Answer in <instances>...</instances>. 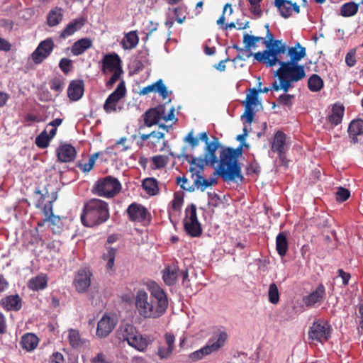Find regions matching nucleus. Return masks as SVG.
Returning a JSON list of instances; mask_svg holds the SVG:
<instances>
[{
    "label": "nucleus",
    "mask_w": 363,
    "mask_h": 363,
    "mask_svg": "<svg viewBox=\"0 0 363 363\" xmlns=\"http://www.w3.org/2000/svg\"><path fill=\"white\" fill-rule=\"evenodd\" d=\"M191 164V172H202L205 166L211 165L208 159L203 155V157H193L189 162Z\"/></svg>",
    "instance_id": "obj_33"
},
{
    "label": "nucleus",
    "mask_w": 363,
    "mask_h": 363,
    "mask_svg": "<svg viewBox=\"0 0 363 363\" xmlns=\"http://www.w3.org/2000/svg\"><path fill=\"white\" fill-rule=\"evenodd\" d=\"M145 191L150 195H155L158 192L157 183L155 179L146 178L142 184Z\"/></svg>",
    "instance_id": "obj_43"
},
{
    "label": "nucleus",
    "mask_w": 363,
    "mask_h": 363,
    "mask_svg": "<svg viewBox=\"0 0 363 363\" xmlns=\"http://www.w3.org/2000/svg\"><path fill=\"white\" fill-rule=\"evenodd\" d=\"M274 5L279 11L281 16L285 18L289 17L293 11L297 13L300 11L298 5L296 3L292 4L288 0H274Z\"/></svg>",
    "instance_id": "obj_21"
},
{
    "label": "nucleus",
    "mask_w": 363,
    "mask_h": 363,
    "mask_svg": "<svg viewBox=\"0 0 363 363\" xmlns=\"http://www.w3.org/2000/svg\"><path fill=\"white\" fill-rule=\"evenodd\" d=\"M247 136V133L237 135L236 140L240 142V145L236 149L224 147L220 152L216 172L225 182H242L244 179L238 159L242 154L243 143Z\"/></svg>",
    "instance_id": "obj_2"
},
{
    "label": "nucleus",
    "mask_w": 363,
    "mask_h": 363,
    "mask_svg": "<svg viewBox=\"0 0 363 363\" xmlns=\"http://www.w3.org/2000/svg\"><path fill=\"white\" fill-rule=\"evenodd\" d=\"M255 111H254L253 108H250V107L245 106V113L241 116V118H242V120L245 121L246 123L250 124L253 121V119L255 117Z\"/></svg>",
    "instance_id": "obj_57"
},
{
    "label": "nucleus",
    "mask_w": 363,
    "mask_h": 363,
    "mask_svg": "<svg viewBox=\"0 0 363 363\" xmlns=\"http://www.w3.org/2000/svg\"><path fill=\"white\" fill-rule=\"evenodd\" d=\"M350 196V192L347 189L339 187L336 192V199L338 201L343 202Z\"/></svg>",
    "instance_id": "obj_58"
},
{
    "label": "nucleus",
    "mask_w": 363,
    "mask_h": 363,
    "mask_svg": "<svg viewBox=\"0 0 363 363\" xmlns=\"http://www.w3.org/2000/svg\"><path fill=\"white\" fill-rule=\"evenodd\" d=\"M142 141H147V146L151 149H157L162 151L166 146L164 134L160 131H152L149 134H141L140 136Z\"/></svg>",
    "instance_id": "obj_11"
},
{
    "label": "nucleus",
    "mask_w": 363,
    "mask_h": 363,
    "mask_svg": "<svg viewBox=\"0 0 363 363\" xmlns=\"http://www.w3.org/2000/svg\"><path fill=\"white\" fill-rule=\"evenodd\" d=\"M280 67L276 71L274 76L278 77L279 82L275 81L273 83V88L275 91L283 90L284 93L288 92L293 83L297 82L306 77V72L303 65L279 61Z\"/></svg>",
    "instance_id": "obj_3"
},
{
    "label": "nucleus",
    "mask_w": 363,
    "mask_h": 363,
    "mask_svg": "<svg viewBox=\"0 0 363 363\" xmlns=\"http://www.w3.org/2000/svg\"><path fill=\"white\" fill-rule=\"evenodd\" d=\"M62 10L60 8H55L51 10L48 15V23L50 26H55L60 23L62 19Z\"/></svg>",
    "instance_id": "obj_40"
},
{
    "label": "nucleus",
    "mask_w": 363,
    "mask_h": 363,
    "mask_svg": "<svg viewBox=\"0 0 363 363\" xmlns=\"http://www.w3.org/2000/svg\"><path fill=\"white\" fill-rule=\"evenodd\" d=\"M179 274V269L178 266L175 264H171L167 266L162 271V279L166 285L172 286L175 284Z\"/></svg>",
    "instance_id": "obj_23"
},
{
    "label": "nucleus",
    "mask_w": 363,
    "mask_h": 363,
    "mask_svg": "<svg viewBox=\"0 0 363 363\" xmlns=\"http://www.w3.org/2000/svg\"><path fill=\"white\" fill-rule=\"evenodd\" d=\"M139 38L135 31H130L127 33L123 40L122 45L125 50H130L134 48L138 43Z\"/></svg>",
    "instance_id": "obj_37"
},
{
    "label": "nucleus",
    "mask_w": 363,
    "mask_h": 363,
    "mask_svg": "<svg viewBox=\"0 0 363 363\" xmlns=\"http://www.w3.org/2000/svg\"><path fill=\"white\" fill-rule=\"evenodd\" d=\"M348 133L353 143L358 141L357 136L363 134V121L353 120L349 125Z\"/></svg>",
    "instance_id": "obj_28"
},
{
    "label": "nucleus",
    "mask_w": 363,
    "mask_h": 363,
    "mask_svg": "<svg viewBox=\"0 0 363 363\" xmlns=\"http://www.w3.org/2000/svg\"><path fill=\"white\" fill-rule=\"evenodd\" d=\"M220 144L216 137H213V140L207 143L204 148V156L208 159L211 166H213L218 162L216 151L220 147Z\"/></svg>",
    "instance_id": "obj_24"
},
{
    "label": "nucleus",
    "mask_w": 363,
    "mask_h": 363,
    "mask_svg": "<svg viewBox=\"0 0 363 363\" xmlns=\"http://www.w3.org/2000/svg\"><path fill=\"white\" fill-rule=\"evenodd\" d=\"M359 4L354 2H347L340 7V15L343 17L354 16L358 11Z\"/></svg>",
    "instance_id": "obj_41"
},
{
    "label": "nucleus",
    "mask_w": 363,
    "mask_h": 363,
    "mask_svg": "<svg viewBox=\"0 0 363 363\" xmlns=\"http://www.w3.org/2000/svg\"><path fill=\"white\" fill-rule=\"evenodd\" d=\"M109 218L108 203L99 199H91L84 203L81 220L86 227H94L105 223Z\"/></svg>",
    "instance_id": "obj_4"
},
{
    "label": "nucleus",
    "mask_w": 363,
    "mask_h": 363,
    "mask_svg": "<svg viewBox=\"0 0 363 363\" xmlns=\"http://www.w3.org/2000/svg\"><path fill=\"white\" fill-rule=\"evenodd\" d=\"M151 92L158 93L164 99L167 98L169 93H172V91L167 90L162 79H158L155 83L143 87L140 89L139 94L140 95H147Z\"/></svg>",
    "instance_id": "obj_20"
},
{
    "label": "nucleus",
    "mask_w": 363,
    "mask_h": 363,
    "mask_svg": "<svg viewBox=\"0 0 363 363\" xmlns=\"http://www.w3.org/2000/svg\"><path fill=\"white\" fill-rule=\"evenodd\" d=\"M92 46L91 39L84 38L76 41L72 47V53L75 55H79L84 53L86 50Z\"/></svg>",
    "instance_id": "obj_29"
},
{
    "label": "nucleus",
    "mask_w": 363,
    "mask_h": 363,
    "mask_svg": "<svg viewBox=\"0 0 363 363\" xmlns=\"http://www.w3.org/2000/svg\"><path fill=\"white\" fill-rule=\"evenodd\" d=\"M288 148L286 134L280 130L276 132L272 143L271 150L277 152L281 158Z\"/></svg>",
    "instance_id": "obj_15"
},
{
    "label": "nucleus",
    "mask_w": 363,
    "mask_h": 363,
    "mask_svg": "<svg viewBox=\"0 0 363 363\" xmlns=\"http://www.w3.org/2000/svg\"><path fill=\"white\" fill-rule=\"evenodd\" d=\"M99 153L93 154L89 158L86 163H80L79 162L77 167L83 172H89L96 162V159L98 158Z\"/></svg>",
    "instance_id": "obj_47"
},
{
    "label": "nucleus",
    "mask_w": 363,
    "mask_h": 363,
    "mask_svg": "<svg viewBox=\"0 0 363 363\" xmlns=\"http://www.w3.org/2000/svg\"><path fill=\"white\" fill-rule=\"evenodd\" d=\"M121 190L120 182L115 177L107 176L96 182L93 186L94 194L106 198H111Z\"/></svg>",
    "instance_id": "obj_6"
},
{
    "label": "nucleus",
    "mask_w": 363,
    "mask_h": 363,
    "mask_svg": "<svg viewBox=\"0 0 363 363\" xmlns=\"http://www.w3.org/2000/svg\"><path fill=\"white\" fill-rule=\"evenodd\" d=\"M116 250L112 247H108L106 252L103 255V259L106 261V269L112 270L114 266V261L116 257Z\"/></svg>",
    "instance_id": "obj_44"
},
{
    "label": "nucleus",
    "mask_w": 363,
    "mask_h": 363,
    "mask_svg": "<svg viewBox=\"0 0 363 363\" xmlns=\"http://www.w3.org/2000/svg\"><path fill=\"white\" fill-rule=\"evenodd\" d=\"M128 343L135 350L143 352L147 347L149 342L145 337H143L142 335L138 332V333L133 336V338H131Z\"/></svg>",
    "instance_id": "obj_32"
},
{
    "label": "nucleus",
    "mask_w": 363,
    "mask_h": 363,
    "mask_svg": "<svg viewBox=\"0 0 363 363\" xmlns=\"http://www.w3.org/2000/svg\"><path fill=\"white\" fill-rule=\"evenodd\" d=\"M121 60L116 53L106 54L102 59L101 70L104 74L111 72L121 71Z\"/></svg>",
    "instance_id": "obj_13"
},
{
    "label": "nucleus",
    "mask_w": 363,
    "mask_h": 363,
    "mask_svg": "<svg viewBox=\"0 0 363 363\" xmlns=\"http://www.w3.org/2000/svg\"><path fill=\"white\" fill-rule=\"evenodd\" d=\"M245 105L246 107L250 108H254V106L259 105L258 92L255 89H251L250 94L247 95Z\"/></svg>",
    "instance_id": "obj_46"
},
{
    "label": "nucleus",
    "mask_w": 363,
    "mask_h": 363,
    "mask_svg": "<svg viewBox=\"0 0 363 363\" xmlns=\"http://www.w3.org/2000/svg\"><path fill=\"white\" fill-rule=\"evenodd\" d=\"M228 337V335L226 331L218 330L208 340L206 346L211 354L217 352L224 346Z\"/></svg>",
    "instance_id": "obj_12"
},
{
    "label": "nucleus",
    "mask_w": 363,
    "mask_h": 363,
    "mask_svg": "<svg viewBox=\"0 0 363 363\" xmlns=\"http://www.w3.org/2000/svg\"><path fill=\"white\" fill-rule=\"evenodd\" d=\"M356 50L352 49L350 50L345 56V63L347 66L352 67L356 64Z\"/></svg>",
    "instance_id": "obj_60"
},
{
    "label": "nucleus",
    "mask_w": 363,
    "mask_h": 363,
    "mask_svg": "<svg viewBox=\"0 0 363 363\" xmlns=\"http://www.w3.org/2000/svg\"><path fill=\"white\" fill-rule=\"evenodd\" d=\"M276 248L280 256H284L288 250V241L284 233H279L276 238Z\"/></svg>",
    "instance_id": "obj_38"
},
{
    "label": "nucleus",
    "mask_w": 363,
    "mask_h": 363,
    "mask_svg": "<svg viewBox=\"0 0 363 363\" xmlns=\"http://www.w3.org/2000/svg\"><path fill=\"white\" fill-rule=\"evenodd\" d=\"M91 277L92 272L89 267H82L77 272L73 284L77 292L87 291L91 283Z\"/></svg>",
    "instance_id": "obj_9"
},
{
    "label": "nucleus",
    "mask_w": 363,
    "mask_h": 363,
    "mask_svg": "<svg viewBox=\"0 0 363 363\" xmlns=\"http://www.w3.org/2000/svg\"><path fill=\"white\" fill-rule=\"evenodd\" d=\"M48 284V279L45 275L40 274L35 278L30 279L28 281V287L31 290L38 291L44 289Z\"/></svg>",
    "instance_id": "obj_34"
},
{
    "label": "nucleus",
    "mask_w": 363,
    "mask_h": 363,
    "mask_svg": "<svg viewBox=\"0 0 363 363\" xmlns=\"http://www.w3.org/2000/svg\"><path fill=\"white\" fill-rule=\"evenodd\" d=\"M116 325V320L114 318L104 315L98 322L96 335L101 338L108 336Z\"/></svg>",
    "instance_id": "obj_14"
},
{
    "label": "nucleus",
    "mask_w": 363,
    "mask_h": 363,
    "mask_svg": "<svg viewBox=\"0 0 363 363\" xmlns=\"http://www.w3.org/2000/svg\"><path fill=\"white\" fill-rule=\"evenodd\" d=\"M84 91V82L82 80H73L69 85L67 95L70 100L76 101L82 97Z\"/></svg>",
    "instance_id": "obj_22"
},
{
    "label": "nucleus",
    "mask_w": 363,
    "mask_h": 363,
    "mask_svg": "<svg viewBox=\"0 0 363 363\" xmlns=\"http://www.w3.org/2000/svg\"><path fill=\"white\" fill-rule=\"evenodd\" d=\"M92 363H111V362L106 358L105 354L99 353L97 356L92 359Z\"/></svg>",
    "instance_id": "obj_64"
},
{
    "label": "nucleus",
    "mask_w": 363,
    "mask_h": 363,
    "mask_svg": "<svg viewBox=\"0 0 363 363\" xmlns=\"http://www.w3.org/2000/svg\"><path fill=\"white\" fill-rule=\"evenodd\" d=\"M308 86L311 91H319L323 86V81L320 76L314 74L309 77Z\"/></svg>",
    "instance_id": "obj_42"
},
{
    "label": "nucleus",
    "mask_w": 363,
    "mask_h": 363,
    "mask_svg": "<svg viewBox=\"0 0 363 363\" xmlns=\"http://www.w3.org/2000/svg\"><path fill=\"white\" fill-rule=\"evenodd\" d=\"M262 1V0H248L250 4V11L252 13L259 17L262 15V10L259 4Z\"/></svg>",
    "instance_id": "obj_56"
},
{
    "label": "nucleus",
    "mask_w": 363,
    "mask_h": 363,
    "mask_svg": "<svg viewBox=\"0 0 363 363\" xmlns=\"http://www.w3.org/2000/svg\"><path fill=\"white\" fill-rule=\"evenodd\" d=\"M116 104H117L116 103L106 99L104 103V109L106 111V113H107L116 112Z\"/></svg>",
    "instance_id": "obj_63"
},
{
    "label": "nucleus",
    "mask_w": 363,
    "mask_h": 363,
    "mask_svg": "<svg viewBox=\"0 0 363 363\" xmlns=\"http://www.w3.org/2000/svg\"><path fill=\"white\" fill-rule=\"evenodd\" d=\"M184 227L186 233L191 237H199L202 233L201 225L197 218L196 207L194 203L185 210Z\"/></svg>",
    "instance_id": "obj_7"
},
{
    "label": "nucleus",
    "mask_w": 363,
    "mask_h": 363,
    "mask_svg": "<svg viewBox=\"0 0 363 363\" xmlns=\"http://www.w3.org/2000/svg\"><path fill=\"white\" fill-rule=\"evenodd\" d=\"M164 342L167 347L174 349L175 336L170 333H166L164 335Z\"/></svg>",
    "instance_id": "obj_62"
},
{
    "label": "nucleus",
    "mask_w": 363,
    "mask_h": 363,
    "mask_svg": "<svg viewBox=\"0 0 363 363\" xmlns=\"http://www.w3.org/2000/svg\"><path fill=\"white\" fill-rule=\"evenodd\" d=\"M210 354H211V352L208 350L207 347L205 345L200 350H198L192 352L189 355V357L192 361H197V360L203 358L204 356L208 355Z\"/></svg>",
    "instance_id": "obj_52"
},
{
    "label": "nucleus",
    "mask_w": 363,
    "mask_h": 363,
    "mask_svg": "<svg viewBox=\"0 0 363 363\" xmlns=\"http://www.w3.org/2000/svg\"><path fill=\"white\" fill-rule=\"evenodd\" d=\"M68 340L73 348H79L85 343V340L82 338L79 331L74 329L68 330Z\"/></svg>",
    "instance_id": "obj_36"
},
{
    "label": "nucleus",
    "mask_w": 363,
    "mask_h": 363,
    "mask_svg": "<svg viewBox=\"0 0 363 363\" xmlns=\"http://www.w3.org/2000/svg\"><path fill=\"white\" fill-rule=\"evenodd\" d=\"M184 142L190 145L192 148L199 145V139L194 137V131L191 130L184 139Z\"/></svg>",
    "instance_id": "obj_61"
},
{
    "label": "nucleus",
    "mask_w": 363,
    "mask_h": 363,
    "mask_svg": "<svg viewBox=\"0 0 363 363\" xmlns=\"http://www.w3.org/2000/svg\"><path fill=\"white\" fill-rule=\"evenodd\" d=\"M3 307L8 311H18L22 306L21 298L18 295L6 296L1 301Z\"/></svg>",
    "instance_id": "obj_26"
},
{
    "label": "nucleus",
    "mask_w": 363,
    "mask_h": 363,
    "mask_svg": "<svg viewBox=\"0 0 363 363\" xmlns=\"http://www.w3.org/2000/svg\"><path fill=\"white\" fill-rule=\"evenodd\" d=\"M330 325L323 320L315 321L308 331V337L312 340L323 342L330 337Z\"/></svg>",
    "instance_id": "obj_8"
},
{
    "label": "nucleus",
    "mask_w": 363,
    "mask_h": 363,
    "mask_svg": "<svg viewBox=\"0 0 363 363\" xmlns=\"http://www.w3.org/2000/svg\"><path fill=\"white\" fill-rule=\"evenodd\" d=\"M64 81L60 77L54 78L50 81V89L56 92H61L64 88Z\"/></svg>",
    "instance_id": "obj_54"
},
{
    "label": "nucleus",
    "mask_w": 363,
    "mask_h": 363,
    "mask_svg": "<svg viewBox=\"0 0 363 363\" xmlns=\"http://www.w3.org/2000/svg\"><path fill=\"white\" fill-rule=\"evenodd\" d=\"M84 24V20L83 18H77L71 21L66 28L62 32L60 37L62 38H66L72 34H74L76 31L79 30Z\"/></svg>",
    "instance_id": "obj_30"
},
{
    "label": "nucleus",
    "mask_w": 363,
    "mask_h": 363,
    "mask_svg": "<svg viewBox=\"0 0 363 363\" xmlns=\"http://www.w3.org/2000/svg\"><path fill=\"white\" fill-rule=\"evenodd\" d=\"M50 138L47 135V130L45 129L39 135L35 138V144L40 148H45L49 145Z\"/></svg>",
    "instance_id": "obj_49"
},
{
    "label": "nucleus",
    "mask_w": 363,
    "mask_h": 363,
    "mask_svg": "<svg viewBox=\"0 0 363 363\" xmlns=\"http://www.w3.org/2000/svg\"><path fill=\"white\" fill-rule=\"evenodd\" d=\"M152 164L156 169L164 167L169 162V157L165 155H157L152 158Z\"/></svg>",
    "instance_id": "obj_51"
},
{
    "label": "nucleus",
    "mask_w": 363,
    "mask_h": 363,
    "mask_svg": "<svg viewBox=\"0 0 363 363\" xmlns=\"http://www.w3.org/2000/svg\"><path fill=\"white\" fill-rule=\"evenodd\" d=\"M44 222H50V225H52V230L55 233L59 232L62 226L60 217L54 214L50 217H48V218H44Z\"/></svg>",
    "instance_id": "obj_50"
},
{
    "label": "nucleus",
    "mask_w": 363,
    "mask_h": 363,
    "mask_svg": "<svg viewBox=\"0 0 363 363\" xmlns=\"http://www.w3.org/2000/svg\"><path fill=\"white\" fill-rule=\"evenodd\" d=\"M62 123V118H55L51 122H50L47 126V135L50 138L52 139L57 133V128L58 126H60Z\"/></svg>",
    "instance_id": "obj_45"
},
{
    "label": "nucleus",
    "mask_w": 363,
    "mask_h": 363,
    "mask_svg": "<svg viewBox=\"0 0 363 363\" xmlns=\"http://www.w3.org/2000/svg\"><path fill=\"white\" fill-rule=\"evenodd\" d=\"M243 43L247 50L256 48L257 47L256 42L254 40V35H250L247 33H245L243 35Z\"/></svg>",
    "instance_id": "obj_55"
},
{
    "label": "nucleus",
    "mask_w": 363,
    "mask_h": 363,
    "mask_svg": "<svg viewBox=\"0 0 363 363\" xmlns=\"http://www.w3.org/2000/svg\"><path fill=\"white\" fill-rule=\"evenodd\" d=\"M57 155L59 161L62 162H69L74 160L77 152L72 145L61 143L57 149Z\"/></svg>",
    "instance_id": "obj_18"
},
{
    "label": "nucleus",
    "mask_w": 363,
    "mask_h": 363,
    "mask_svg": "<svg viewBox=\"0 0 363 363\" xmlns=\"http://www.w3.org/2000/svg\"><path fill=\"white\" fill-rule=\"evenodd\" d=\"M147 291L140 289L135 297V306L138 314L145 319H157L162 317L169 306L168 297L164 290L157 283L147 285Z\"/></svg>",
    "instance_id": "obj_1"
},
{
    "label": "nucleus",
    "mask_w": 363,
    "mask_h": 363,
    "mask_svg": "<svg viewBox=\"0 0 363 363\" xmlns=\"http://www.w3.org/2000/svg\"><path fill=\"white\" fill-rule=\"evenodd\" d=\"M38 344V337L33 333H27L22 337L21 345L22 347L30 352L33 350Z\"/></svg>",
    "instance_id": "obj_31"
},
{
    "label": "nucleus",
    "mask_w": 363,
    "mask_h": 363,
    "mask_svg": "<svg viewBox=\"0 0 363 363\" xmlns=\"http://www.w3.org/2000/svg\"><path fill=\"white\" fill-rule=\"evenodd\" d=\"M136 328L131 324L125 323L121 325L118 330V338L123 341L129 342L133 336L138 333Z\"/></svg>",
    "instance_id": "obj_27"
},
{
    "label": "nucleus",
    "mask_w": 363,
    "mask_h": 363,
    "mask_svg": "<svg viewBox=\"0 0 363 363\" xmlns=\"http://www.w3.org/2000/svg\"><path fill=\"white\" fill-rule=\"evenodd\" d=\"M59 67L65 74H67L72 69V62L67 58H62L60 61Z\"/></svg>",
    "instance_id": "obj_59"
},
{
    "label": "nucleus",
    "mask_w": 363,
    "mask_h": 363,
    "mask_svg": "<svg viewBox=\"0 0 363 363\" xmlns=\"http://www.w3.org/2000/svg\"><path fill=\"white\" fill-rule=\"evenodd\" d=\"M54 43L51 38H47L40 43L31 55V59L35 64L41 63L52 51Z\"/></svg>",
    "instance_id": "obj_10"
},
{
    "label": "nucleus",
    "mask_w": 363,
    "mask_h": 363,
    "mask_svg": "<svg viewBox=\"0 0 363 363\" xmlns=\"http://www.w3.org/2000/svg\"><path fill=\"white\" fill-rule=\"evenodd\" d=\"M269 301L273 304H277L279 301V293L276 284L272 283L268 290Z\"/></svg>",
    "instance_id": "obj_48"
},
{
    "label": "nucleus",
    "mask_w": 363,
    "mask_h": 363,
    "mask_svg": "<svg viewBox=\"0 0 363 363\" xmlns=\"http://www.w3.org/2000/svg\"><path fill=\"white\" fill-rule=\"evenodd\" d=\"M286 50L287 55L290 57V61H287L288 62L298 64V62L306 55V48L301 46L298 43H297L294 47L286 48Z\"/></svg>",
    "instance_id": "obj_25"
},
{
    "label": "nucleus",
    "mask_w": 363,
    "mask_h": 363,
    "mask_svg": "<svg viewBox=\"0 0 363 363\" xmlns=\"http://www.w3.org/2000/svg\"><path fill=\"white\" fill-rule=\"evenodd\" d=\"M264 27L267 29V40L264 41V44L267 50L257 52L253 56L256 60L263 62L267 67H273L279 61L278 56L286 52V45L281 40L274 39L273 35L269 31V24H266Z\"/></svg>",
    "instance_id": "obj_5"
},
{
    "label": "nucleus",
    "mask_w": 363,
    "mask_h": 363,
    "mask_svg": "<svg viewBox=\"0 0 363 363\" xmlns=\"http://www.w3.org/2000/svg\"><path fill=\"white\" fill-rule=\"evenodd\" d=\"M162 117H164V106H159L153 108H150L146 111L144 115V123L147 127L157 124Z\"/></svg>",
    "instance_id": "obj_16"
},
{
    "label": "nucleus",
    "mask_w": 363,
    "mask_h": 363,
    "mask_svg": "<svg viewBox=\"0 0 363 363\" xmlns=\"http://www.w3.org/2000/svg\"><path fill=\"white\" fill-rule=\"evenodd\" d=\"M325 296V286L320 284L315 290L303 298V303L308 307H313L316 304H320Z\"/></svg>",
    "instance_id": "obj_17"
},
{
    "label": "nucleus",
    "mask_w": 363,
    "mask_h": 363,
    "mask_svg": "<svg viewBox=\"0 0 363 363\" xmlns=\"http://www.w3.org/2000/svg\"><path fill=\"white\" fill-rule=\"evenodd\" d=\"M173 350L174 349L170 348L169 347L160 345L158 347V351L157 354L160 359H167L171 357Z\"/></svg>",
    "instance_id": "obj_53"
},
{
    "label": "nucleus",
    "mask_w": 363,
    "mask_h": 363,
    "mask_svg": "<svg viewBox=\"0 0 363 363\" xmlns=\"http://www.w3.org/2000/svg\"><path fill=\"white\" fill-rule=\"evenodd\" d=\"M125 94L126 89L125 82L122 81L118 84L115 91L112 92L106 99L117 104L122 98L125 96Z\"/></svg>",
    "instance_id": "obj_39"
},
{
    "label": "nucleus",
    "mask_w": 363,
    "mask_h": 363,
    "mask_svg": "<svg viewBox=\"0 0 363 363\" xmlns=\"http://www.w3.org/2000/svg\"><path fill=\"white\" fill-rule=\"evenodd\" d=\"M345 108L342 105L335 104L332 108V113L328 116L329 121L337 125L342 122Z\"/></svg>",
    "instance_id": "obj_35"
},
{
    "label": "nucleus",
    "mask_w": 363,
    "mask_h": 363,
    "mask_svg": "<svg viewBox=\"0 0 363 363\" xmlns=\"http://www.w3.org/2000/svg\"><path fill=\"white\" fill-rule=\"evenodd\" d=\"M127 213L131 221L138 223L145 221L147 215L146 208L142 205L135 203L128 206Z\"/></svg>",
    "instance_id": "obj_19"
}]
</instances>
